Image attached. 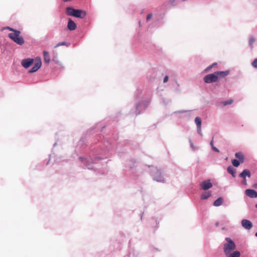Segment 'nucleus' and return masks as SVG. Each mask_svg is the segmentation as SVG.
Returning <instances> with one entry per match:
<instances>
[{
  "mask_svg": "<svg viewBox=\"0 0 257 257\" xmlns=\"http://www.w3.org/2000/svg\"><path fill=\"white\" fill-rule=\"evenodd\" d=\"M229 71L227 70L225 71H216L214 73L206 75L204 77V81L206 83L216 82L219 78L224 77L227 76Z\"/></svg>",
  "mask_w": 257,
  "mask_h": 257,
  "instance_id": "obj_1",
  "label": "nucleus"
},
{
  "mask_svg": "<svg viewBox=\"0 0 257 257\" xmlns=\"http://www.w3.org/2000/svg\"><path fill=\"white\" fill-rule=\"evenodd\" d=\"M67 15L73 16L76 18L83 19L86 16V13L81 10L74 9L72 7H67L66 9Z\"/></svg>",
  "mask_w": 257,
  "mask_h": 257,
  "instance_id": "obj_2",
  "label": "nucleus"
},
{
  "mask_svg": "<svg viewBox=\"0 0 257 257\" xmlns=\"http://www.w3.org/2000/svg\"><path fill=\"white\" fill-rule=\"evenodd\" d=\"M21 34V31L16 30L13 33H9L8 37L17 44L21 46L25 43V40Z\"/></svg>",
  "mask_w": 257,
  "mask_h": 257,
  "instance_id": "obj_3",
  "label": "nucleus"
},
{
  "mask_svg": "<svg viewBox=\"0 0 257 257\" xmlns=\"http://www.w3.org/2000/svg\"><path fill=\"white\" fill-rule=\"evenodd\" d=\"M227 242L224 244L223 249L225 255H228L230 252L236 248V245L233 241L229 237L225 238Z\"/></svg>",
  "mask_w": 257,
  "mask_h": 257,
  "instance_id": "obj_4",
  "label": "nucleus"
},
{
  "mask_svg": "<svg viewBox=\"0 0 257 257\" xmlns=\"http://www.w3.org/2000/svg\"><path fill=\"white\" fill-rule=\"evenodd\" d=\"M42 62L40 58H37L34 66L29 71V73L36 72L41 66Z\"/></svg>",
  "mask_w": 257,
  "mask_h": 257,
  "instance_id": "obj_5",
  "label": "nucleus"
},
{
  "mask_svg": "<svg viewBox=\"0 0 257 257\" xmlns=\"http://www.w3.org/2000/svg\"><path fill=\"white\" fill-rule=\"evenodd\" d=\"M242 226L247 230L250 229L252 227V223L247 219H242L241 222Z\"/></svg>",
  "mask_w": 257,
  "mask_h": 257,
  "instance_id": "obj_6",
  "label": "nucleus"
},
{
  "mask_svg": "<svg viewBox=\"0 0 257 257\" xmlns=\"http://www.w3.org/2000/svg\"><path fill=\"white\" fill-rule=\"evenodd\" d=\"M34 59L31 58H27L22 60V65L26 68L29 67L33 63Z\"/></svg>",
  "mask_w": 257,
  "mask_h": 257,
  "instance_id": "obj_7",
  "label": "nucleus"
},
{
  "mask_svg": "<svg viewBox=\"0 0 257 257\" xmlns=\"http://www.w3.org/2000/svg\"><path fill=\"white\" fill-rule=\"evenodd\" d=\"M201 188L203 190H207L212 187V184L209 180H205L200 184Z\"/></svg>",
  "mask_w": 257,
  "mask_h": 257,
  "instance_id": "obj_8",
  "label": "nucleus"
},
{
  "mask_svg": "<svg viewBox=\"0 0 257 257\" xmlns=\"http://www.w3.org/2000/svg\"><path fill=\"white\" fill-rule=\"evenodd\" d=\"M245 194L252 198H256L257 197V192L254 190L252 189H246L245 191Z\"/></svg>",
  "mask_w": 257,
  "mask_h": 257,
  "instance_id": "obj_9",
  "label": "nucleus"
},
{
  "mask_svg": "<svg viewBox=\"0 0 257 257\" xmlns=\"http://www.w3.org/2000/svg\"><path fill=\"white\" fill-rule=\"evenodd\" d=\"M68 29L70 31H73L77 28L76 24L71 19H69L67 25Z\"/></svg>",
  "mask_w": 257,
  "mask_h": 257,
  "instance_id": "obj_10",
  "label": "nucleus"
},
{
  "mask_svg": "<svg viewBox=\"0 0 257 257\" xmlns=\"http://www.w3.org/2000/svg\"><path fill=\"white\" fill-rule=\"evenodd\" d=\"M195 121L197 125V131L199 134H201V119L199 117H196Z\"/></svg>",
  "mask_w": 257,
  "mask_h": 257,
  "instance_id": "obj_11",
  "label": "nucleus"
},
{
  "mask_svg": "<svg viewBox=\"0 0 257 257\" xmlns=\"http://www.w3.org/2000/svg\"><path fill=\"white\" fill-rule=\"evenodd\" d=\"M239 177L245 178L246 176H247L248 177H250V171L247 169L244 170L240 174Z\"/></svg>",
  "mask_w": 257,
  "mask_h": 257,
  "instance_id": "obj_12",
  "label": "nucleus"
},
{
  "mask_svg": "<svg viewBox=\"0 0 257 257\" xmlns=\"http://www.w3.org/2000/svg\"><path fill=\"white\" fill-rule=\"evenodd\" d=\"M235 156L238 159V161L241 163H243L244 161V156L243 154L240 152L236 153Z\"/></svg>",
  "mask_w": 257,
  "mask_h": 257,
  "instance_id": "obj_13",
  "label": "nucleus"
},
{
  "mask_svg": "<svg viewBox=\"0 0 257 257\" xmlns=\"http://www.w3.org/2000/svg\"><path fill=\"white\" fill-rule=\"evenodd\" d=\"M43 54H44V59L45 62H46L47 64L49 63V62L50 61V56H49V53L48 52L45 51L43 52Z\"/></svg>",
  "mask_w": 257,
  "mask_h": 257,
  "instance_id": "obj_14",
  "label": "nucleus"
},
{
  "mask_svg": "<svg viewBox=\"0 0 257 257\" xmlns=\"http://www.w3.org/2000/svg\"><path fill=\"white\" fill-rule=\"evenodd\" d=\"M223 199L222 197H219L216 199L213 203V205L215 206H219L223 203Z\"/></svg>",
  "mask_w": 257,
  "mask_h": 257,
  "instance_id": "obj_15",
  "label": "nucleus"
},
{
  "mask_svg": "<svg viewBox=\"0 0 257 257\" xmlns=\"http://www.w3.org/2000/svg\"><path fill=\"white\" fill-rule=\"evenodd\" d=\"M227 257H239L240 253L239 251H234L232 253L226 255Z\"/></svg>",
  "mask_w": 257,
  "mask_h": 257,
  "instance_id": "obj_16",
  "label": "nucleus"
},
{
  "mask_svg": "<svg viewBox=\"0 0 257 257\" xmlns=\"http://www.w3.org/2000/svg\"><path fill=\"white\" fill-rule=\"evenodd\" d=\"M227 171L229 173L231 174L233 177H235V171L233 169L232 167L231 166H229L227 168Z\"/></svg>",
  "mask_w": 257,
  "mask_h": 257,
  "instance_id": "obj_17",
  "label": "nucleus"
},
{
  "mask_svg": "<svg viewBox=\"0 0 257 257\" xmlns=\"http://www.w3.org/2000/svg\"><path fill=\"white\" fill-rule=\"evenodd\" d=\"M211 195V193L209 192H206L203 193L201 196L202 199H206L209 197Z\"/></svg>",
  "mask_w": 257,
  "mask_h": 257,
  "instance_id": "obj_18",
  "label": "nucleus"
},
{
  "mask_svg": "<svg viewBox=\"0 0 257 257\" xmlns=\"http://www.w3.org/2000/svg\"><path fill=\"white\" fill-rule=\"evenodd\" d=\"M240 163V162L237 159L232 160V164L235 167H237L239 165Z\"/></svg>",
  "mask_w": 257,
  "mask_h": 257,
  "instance_id": "obj_19",
  "label": "nucleus"
},
{
  "mask_svg": "<svg viewBox=\"0 0 257 257\" xmlns=\"http://www.w3.org/2000/svg\"><path fill=\"white\" fill-rule=\"evenodd\" d=\"M233 100L232 99H229L227 101H223L222 102V103L224 106H225L227 105H229V104H232L233 103Z\"/></svg>",
  "mask_w": 257,
  "mask_h": 257,
  "instance_id": "obj_20",
  "label": "nucleus"
},
{
  "mask_svg": "<svg viewBox=\"0 0 257 257\" xmlns=\"http://www.w3.org/2000/svg\"><path fill=\"white\" fill-rule=\"evenodd\" d=\"M254 42H255V39L254 38H253V37L250 38L249 41V45L250 46V47L251 48L252 47V45Z\"/></svg>",
  "mask_w": 257,
  "mask_h": 257,
  "instance_id": "obj_21",
  "label": "nucleus"
},
{
  "mask_svg": "<svg viewBox=\"0 0 257 257\" xmlns=\"http://www.w3.org/2000/svg\"><path fill=\"white\" fill-rule=\"evenodd\" d=\"M183 2L186 1V0H181ZM169 3L170 5L172 6H175L176 5V0H170Z\"/></svg>",
  "mask_w": 257,
  "mask_h": 257,
  "instance_id": "obj_22",
  "label": "nucleus"
},
{
  "mask_svg": "<svg viewBox=\"0 0 257 257\" xmlns=\"http://www.w3.org/2000/svg\"><path fill=\"white\" fill-rule=\"evenodd\" d=\"M253 67L257 69V58L255 59L251 63Z\"/></svg>",
  "mask_w": 257,
  "mask_h": 257,
  "instance_id": "obj_23",
  "label": "nucleus"
},
{
  "mask_svg": "<svg viewBox=\"0 0 257 257\" xmlns=\"http://www.w3.org/2000/svg\"><path fill=\"white\" fill-rule=\"evenodd\" d=\"M64 45H67V44L65 42H61V43H59L57 44L55 47H58L59 46H64Z\"/></svg>",
  "mask_w": 257,
  "mask_h": 257,
  "instance_id": "obj_24",
  "label": "nucleus"
},
{
  "mask_svg": "<svg viewBox=\"0 0 257 257\" xmlns=\"http://www.w3.org/2000/svg\"><path fill=\"white\" fill-rule=\"evenodd\" d=\"M4 29H7V30H10V31L12 32V33H13L16 30L15 29H14L10 27H5L4 28Z\"/></svg>",
  "mask_w": 257,
  "mask_h": 257,
  "instance_id": "obj_25",
  "label": "nucleus"
},
{
  "mask_svg": "<svg viewBox=\"0 0 257 257\" xmlns=\"http://www.w3.org/2000/svg\"><path fill=\"white\" fill-rule=\"evenodd\" d=\"M216 64H216V63H213L212 65H210V66H208V67L206 68V71H208V70H210V69L212 68V67H213L214 66H215Z\"/></svg>",
  "mask_w": 257,
  "mask_h": 257,
  "instance_id": "obj_26",
  "label": "nucleus"
},
{
  "mask_svg": "<svg viewBox=\"0 0 257 257\" xmlns=\"http://www.w3.org/2000/svg\"><path fill=\"white\" fill-rule=\"evenodd\" d=\"M152 17V14H149V15L147 16V21H149L150 19H151Z\"/></svg>",
  "mask_w": 257,
  "mask_h": 257,
  "instance_id": "obj_27",
  "label": "nucleus"
},
{
  "mask_svg": "<svg viewBox=\"0 0 257 257\" xmlns=\"http://www.w3.org/2000/svg\"><path fill=\"white\" fill-rule=\"evenodd\" d=\"M212 149L213 150V151H214L215 152H216L217 153H218L219 151L218 150V149H217L216 147H215L214 146H213L212 147Z\"/></svg>",
  "mask_w": 257,
  "mask_h": 257,
  "instance_id": "obj_28",
  "label": "nucleus"
},
{
  "mask_svg": "<svg viewBox=\"0 0 257 257\" xmlns=\"http://www.w3.org/2000/svg\"><path fill=\"white\" fill-rule=\"evenodd\" d=\"M168 81V76H166L164 77V83H166V82H167Z\"/></svg>",
  "mask_w": 257,
  "mask_h": 257,
  "instance_id": "obj_29",
  "label": "nucleus"
},
{
  "mask_svg": "<svg viewBox=\"0 0 257 257\" xmlns=\"http://www.w3.org/2000/svg\"><path fill=\"white\" fill-rule=\"evenodd\" d=\"M156 180L157 181H159V182H161V181H163V180L162 179V177L161 176L159 177V178L158 179H156Z\"/></svg>",
  "mask_w": 257,
  "mask_h": 257,
  "instance_id": "obj_30",
  "label": "nucleus"
},
{
  "mask_svg": "<svg viewBox=\"0 0 257 257\" xmlns=\"http://www.w3.org/2000/svg\"><path fill=\"white\" fill-rule=\"evenodd\" d=\"M242 183L244 185H246V181L245 178H243V181H242Z\"/></svg>",
  "mask_w": 257,
  "mask_h": 257,
  "instance_id": "obj_31",
  "label": "nucleus"
},
{
  "mask_svg": "<svg viewBox=\"0 0 257 257\" xmlns=\"http://www.w3.org/2000/svg\"><path fill=\"white\" fill-rule=\"evenodd\" d=\"M210 145L212 147L213 146H214V145H213V138H212V140L210 142Z\"/></svg>",
  "mask_w": 257,
  "mask_h": 257,
  "instance_id": "obj_32",
  "label": "nucleus"
},
{
  "mask_svg": "<svg viewBox=\"0 0 257 257\" xmlns=\"http://www.w3.org/2000/svg\"><path fill=\"white\" fill-rule=\"evenodd\" d=\"M157 173L159 175H161V172L160 171H158L157 172Z\"/></svg>",
  "mask_w": 257,
  "mask_h": 257,
  "instance_id": "obj_33",
  "label": "nucleus"
},
{
  "mask_svg": "<svg viewBox=\"0 0 257 257\" xmlns=\"http://www.w3.org/2000/svg\"><path fill=\"white\" fill-rule=\"evenodd\" d=\"M254 187H257V184H254Z\"/></svg>",
  "mask_w": 257,
  "mask_h": 257,
  "instance_id": "obj_34",
  "label": "nucleus"
},
{
  "mask_svg": "<svg viewBox=\"0 0 257 257\" xmlns=\"http://www.w3.org/2000/svg\"><path fill=\"white\" fill-rule=\"evenodd\" d=\"M255 235L257 237V232L255 233Z\"/></svg>",
  "mask_w": 257,
  "mask_h": 257,
  "instance_id": "obj_35",
  "label": "nucleus"
},
{
  "mask_svg": "<svg viewBox=\"0 0 257 257\" xmlns=\"http://www.w3.org/2000/svg\"><path fill=\"white\" fill-rule=\"evenodd\" d=\"M255 207L257 208V204L255 205Z\"/></svg>",
  "mask_w": 257,
  "mask_h": 257,
  "instance_id": "obj_36",
  "label": "nucleus"
}]
</instances>
